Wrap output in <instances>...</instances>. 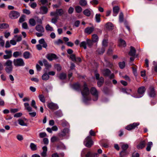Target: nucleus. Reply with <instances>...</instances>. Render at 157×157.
Here are the masks:
<instances>
[{
	"label": "nucleus",
	"mask_w": 157,
	"mask_h": 157,
	"mask_svg": "<svg viewBox=\"0 0 157 157\" xmlns=\"http://www.w3.org/2000/svg\"><path fill=\"white\" fill-rule=\"evenodd\" d=\"M153 145L152 142H148L147 145V147L146 148V150L147 151H150L151 147Z\"/></svg>",
	"instance_id": "nucleus-35"
},
{
	"label": "nucleus",
	"mask_w": 157,
	"mask_h": 157,
	"mask_svg": "<svg viewBox=\"0 0 157 157\" xmlns=\"http://www.w3.org/2000/svg\"><path fill=\"white\" fill-rule=\"evenodd\" d=\"M14 37L15 38H17L16 39L17 42L20 41L22 40V38L21 36L16 35L14 36Z\"/></svg>",
	"instance_id": "nucleus-54"
},
{
	"label": "nucleus",
	"mask_w": 157,
	"mask_h": 157,
	"mask_svg": "<svg viewBox=\"0 0 157 157\" xmlns=\"http://www.w3.org/2000/svg\"><path fill=\"white\" fill-rule=\"evenodd\" d=\"M13 69V67H6L5 71L7 73L10 74L11 73Z\"/></svg>",
	"instance_id": "nucleus-33"
},
{
	"label": "nucleus",
	"mask_w": 157,
	"mask_h": 157,
	"mask_svg": "<svg viewBox=\"0 0 157 157\" xmlns=\"http://www.w3.org/2000/svg\"><path fill=\"white\" fill-rule=\"evenodd\" d=\"M75 10L77 13H79L82 12V9L80 6H77L75 7Z\"/></svg>",
	"instance_id": "nucleus-44"
},
{
	"label": "nucleus",
	"mask_w": 157,
	"mask_h": 157,
	"mask_svg": "<svg viewBox=\"0 0 157 157\" xmlns=\"http://www.w3.org/2000/svg\"><path fill=\"white\" fill-rule=\"evenodd\" d=\"M90 92L94 98L93 99V101H97L98 98V92L96 88L94 87H92L90 90Z\"/></svg>",
	"instance_id": "nucleus-6"
},
{
	"label": "nucleus",
	"mask_w": 157,
	"mask_h": 157,
	"mask_svg": "<svg viewBox=\"0 0 157 157\" xmlns=\"http://www.w3.org/2000/svg\"><path fill=\"white\" fill-rule=\"evenodd\" d=\"M128 147V144H123L121 148L122 149V151L120 153V155L122 156H124L125 155L128 154L126 150Z\"/></svg>",
	"instance_id": "nucleus-10"
},
{
	"label": "nucleus",
	"mask_w": 157,
	"mask_h": 157,
	"mask_svg": "<svg viewBox=\"0 0 157 157\" xmlns=\"http://www.w3.org/2000/svg\"><path fill=\"white\" fill-rule=\"evenodd\" d=\"M49 76L47 73H44L42 76V78L43 80H47L49 79Z\"/></svg>",
	"instance_id": "nucleus-30"
},
{
	"label": "nucleus",
	"mask_w": 157,
	"mask_h": 157,
	"mask_svg": "<svg viewBox=\"0 0 157 157\" xmlns=\"http://www.w3.org/2000/svg\"><path fill=\"white\" fill-rule=\"evenodd\" d=\"M124 19V16L122 12H121L119 14V21L121 22H122Z\"/></svg>",
	"instance_id": "nucleus-50"
},
{
	"label": "nucleus",
	"mask_w": 157,
	"mask_h": 157,
	"mask_svg": "<svg viewBox=\"0 0 157 157\" xmlns=\"http://www.w3.org/2000/svg\"><path fill=\"white\" fill-rule=\"evenodd\" d=\"M23 57L25 59H28L30 57V54L29 52H25L23 54Z\"/></svg>",
	"instance_id": "nucleus-31"
},
{
	"label": "nucleus",
	"mask_w": 157,
	"mask_h": 157,
	"mask_svg": "<svg viewBox=\"0 0 157 157\" xmlns=\"http://www.w3.org/2000/svg\"><path fill=\"white\" fill-rule=\"evenodd\" d=\"M22 55V53L21 52H15L13 54V56L14 57L16 58L18 56H20Z\"/></svg>",
	"instance_id": "nucleus-41"
},
{
	"label": "nucleus",
	"mask_w": 157,
	"mask_h": 157,
	"mask_svg": "<svg viewBox=\"0 0 157 157\" xmlns=\"http://www.w3.org/2000/svg\"><path fill=\"white\" fill-rule=\"evenodd\" d=\"M25 16L24 15L21 16L19 18V22L20 23H22L25 21Z\"/></svg>",
	"instance_id": "nucleus-55"
},
{
	"label": "nucleus",
	"mask_w": 157,
	"mask_h": 157,
	"mask_svg": "<svg viewBox=\"0 0 157 157\" xmlns=\"http://www.w3.org/2000/svg\"><path fill=\"white\" fill-rule=\"evenodd\" d=\"M105 26L106 28L109 30H111L113 29V25L110 22H109L107 23L106 25Z\"/></svg>",
	"instance_id": "nucleus-24"
},
{
	"label": "nucleus",
	"mask_w": 157,
	"mask_h": 157,
	"mask_svg": "<svg viewBox=\"0 0 157 157\" xmlns=\"http://www.w3.org/2000/svg\"><path fill=\"white\" fill-rule=\"evenodd\" d=\"M47 106L50 109H58L59 107L56 104L51 102L48 104Z\"/></svg>",
	"instance_id": "nucleus-15"
},
{
	"label": "nucleus",
	"mask_w": 157,
	"mask_h": 157,
	"mask_svg": "<svg viewBox=\"0 0 157 157\" xmlns=\"http://www.w3.org/2000/svg\"><path fill=\"white\" fill-rule=\"evenodd\" d=\"M18 111V109L17 108L11 109H10V112L11 113H14L17 112Z\"/></svg>",
	"instance_id": "nucleus-61"
},
{
	"label": "nucleus",
	"mask_w": 157,
	"mask_h": 157,
	"mask_svg": "<svg viewBox=\"0 0 157 157\" xmlns=\"http://www.w3.org/2000/svg\"><path fill=\"white\" fill-rule=\"evenodd\" d=\"M60 139H59L58 137L56 136H53L51 139V141L52 142H54L55 141L59 140Z\"/></svg>",
	"instance_id": "nucleus-46"
},
{
	"label": "nucleus",
	"mask_w": 157,
	"mask_h": 157,
	"mask_svg": "<svg viewBox=\"0 0 157 157\" xmlns=\"http://www.w3.org/2000/svg\"><path fill=\"white\" fill-rule=\"evenodd\" d=\"M70 132L69 129L67 128H64L61 131L58 133V136L61 140L63 139V137L67 135Z\"/></svg>",
	"instance_id": "nucleus-3"
},
{
	"label": "nucleus",
	"mask_w": 157,
	"mask_h": 157,
	"mask_svg": "<svg viewBox=\"0 0 157 157\" xmlns=\"http://www.w3.org/2000/svg\"><path fill=\"white\" fill-rule=\"evenodd\" d=\"M23 13L28 15H29L30 13V10L27 9L23 10Z\"/></svg>",
	"instance_id": "nucleus-64"
},
{
	"label": "nucleus",
	"mask_w": 157,
	"mask_h": 157,
	"mask_svg": "<svg viewBox=\"0 0 157 157\" xmlns=\"http://www.w3.org/2000/svg\"><path fill=\"white\" fill-rule=\"evenodd\" d=\"M25 109L28 112H30L32 111V108L28 103H25L24 104Z\"/></svg>",
	"instance_id": "nucleus-20"
},
{
	"label": "nucleus",
	"mask_w": 157,
	"mask_h": 157,
	"mask_svg": "<svg viewBox=\"0 0 157 157\" xmlns=\"http://www.w3.org/2000/svg\"><path fill=\"white\" fill-rule=\"evenodd\" d=\"M36 103L35 101L34 100H32L31 103V105L33 107L34 109H35L36 110L37 109V106L36 105Z\"/></svg>",
	"instance_id": "nucleus-45"
},
{
	"label": "nucleus",
	"mask_w": 157,
	"mask_h": 157,
	"mask_svg": "<svg viewBox=\"0 0 157 157\" xmlns=\"http://www.w3.org/2000/svg\"><path fill=\"white\" fill-rule=\"evenodd\" d=\"M64 13V12L62 9H57L56 12H52L50 13V16H61Z\"/></svg>",
	"instance_id": "nucleus-7"
},
{
	"label": "nucleus",
	"mask_w": 157,
	"mask_h": 157,
	"mask_svg": "<svg viewBox=\"0 0 157 157\" xmlns=\"http://www.w3.org/2000/svg\"><path fill=\"white\" fill-rule=\"evenodd\" d=\"M39 98L41 102L43 103L45 102V98L43 95L42 94L39 95Z\"/></svg>",
	"instance_id": "nucleus-47"
},
{
	"label": "nucleus",
	"mask_w": 157,
	"mask_h": 157,
	"mask_svg": "<svg viewBox=\"0 0 157 157\" xmlns=\"http://www.w3.org/2000/svg\"><path fill=\"white\" fill-rule=\"evenodd\" d=\"M72 87L74 89L77 91H79L80 89V86L78 83L74 84L72 86Z\"/></svg>",
	"instance_id": "nucleus-26"
},
{
	"label": "nucleus",
	"mask_w": 157,
	"mask_h": 157,
	"mask_svg": "<svg viewBox=\"0 0 157 157\" xmlns=\"http://www.w3.org/2000/svg\"><path fill=\"white\" fill-rule=\"evenodd\" d=\"M104 82V79L102 77H101L98 82V86H101Z\"/></svg>",
	"instance_id": "nucleus-29"
},
{
	"label": "nucleus",
	"mask_w": 157,
	"mask_h": 157,
	"mask_svg": "<svg viewBox=\"0 0 157 157\" xmlns=\"http://www.w3.org/2000/svg\"><path fill=\"white\" fill-rule=\"evenodd\" d=\"M22 115V113L19 112L15 114L14 115V117H21Z\"/></svg>",
	"instance_id": "nucleus-62"
},
{
	"label": "nucleus",
	"mask_w": 157,
	"mask_h": 157,
	"mask_svg": "<svg viewBox=\"0 0 157 157\" xmlns=\"http://www.w3.org/2000/svg\"><path fill=\"white\" fill-rule=\"evenodd\" d=\"M94 30V28L93 27H88L86 28L85 29V33L88 34H90Z\"/></svg>",
	"instance_id": "nucleus-22"
},
{
	"label": "nucleus",
	"mask_w": 157,
	"mask_h": 157,
	"mask_svg": "<svg viewBox=\"0 0 157 157\" xmlns=\"http://www.w3.org/2000/svg\"><path fill=\"white\" fill-rule=\"evenodd\" d=\"M36 29L37 31L40 33L44 32V29L43 26L40 25H38L36 27Z\"/></svg>",
	"instance_id": "nucleus-18"
},
{
	"label": "nucleus",
	"mask_w": 157,
	"mask_h": 157,
	"mask_svg": "<svg viewBox=\"0 0 157 157\" xmlns=\"http://www.w3.org/2000/svg\"><path fill=\"white\" fill-rule=\"evenodd\" d=\"M29 25L32 26L35 25L36 22L35 20L33 18L30 19L29 20Z\"/></svg>",
	"instance_id": "nucleus-34"
},
{
	"label": "nucleus",
	"mask_w": 157,
	"mask_h": 157,
	"mask_svg": "<svg viewBox=\"0 0 157 157\" xmlns=\"http://www.w3.org/2000/svg\"><path fill=\"white\" fill-rule=\"evenodd\" d=\"M30 147L32 151H35L37 149L36 145L33 143L30 144Z\"/></svg>",
	"instance_id": "nucleus-38"
},
{
	"label": "nucleus",
	"mask_w": 157,
	"mask_h": 157,
	"mask_svg": "<svg viewBox=\"0 0 157 157\" xmlns=\"http://www.w3.org/2000/svg\"><path fill=\"white\" fill-rule=\"evenodd\" d=\"M98 40V37L96 34L92 35V41L93 42H97Z\"/></svg>",
	"instance_id": "nucleus-27"
},
{
	"label": "nucleus",
	"mask_w": 157,
	"mask_h": 157,
	"mask_svg": "<svg viewBox=\"0 0 157 157\" xmlns=\"http://www.w3.org/2000/svg\"><path fill=\"white\" fill-rule=\"evenodd\" d=\"M83 13L84 15L88 17L91 14L90 11L88 9L85 10Z\"/></svg>",
	"instance_id": "nucleus-40"
},
{
	"label": "nucleus",
	"mask_w": 157,
	"mask_h": 157,
	"mask_svg": "<svg viewBox=\"0 0 157 157\" xmlns=\"http://www.w3.org/2000/svg\"><path fill=\"white\" fill-rule=\"evenodd\" d=\"M103 75L105 76H108L111 79L114 77V75L113 73L110 75L111 73V71L108 69H106L102 71Z\"/></svg>",
	"instance_id": "nucleus-8"
},
{
	"label": "nucleus",
	"mask_w": 157,
	"mask_h": 157,
	"mask_svg": "<svg viewBox=\"0 0 157 157\" xmlns=\"http://www.w3.org/2000/svg\"><path fill=\"white\" fill-rule=\"evenodd\" d=\"M46 57L50 61H52L53 59H58L56 55L53 53L48 54L46 55Z\"/></svg>",
	"instance_id": "nucleus-11"
},
{
	"label": "nucleus",
	"mask_w": 157,
	"mask_h": 157,
	"mask_svg": "<svg viewBox=\"0 0 157 157\" xmlns=\"http://www.w3.org/2000/svg\"><path fill=\"white\" fill-rule=\"evenodd\" d=\"M29 5L33 9L35 8L37 6V4L36 2L30 3Z\"/></svg>",
	"instance_id": "nucleus-58"
},
{
	"label": "nucleus",
	"mask_w": 157,
	"mask_h": 157,
	"mask_svg": "<svg viewBox=\"0 0 157 157\" xmlns=\"http://www.w3.org/2000/svg\"><path fill=\"white\" fill-rule=\"evenodd\" d=\"M84 144L88 147H90L93 144V142L90 136H88L85 139L84 141Z\"/></svg>",
	"instance_id": "nucleus-4"
},
{
	"label": "nucleus",
	"mask_w": 157,
	"mask_h": 157,
	"mask_svg": "<svg viewBox=\"0 0 157 157\" xmlns=\"http://www.w3.org/2000/svg\"><path fill=\"white\" fill-rule=\"evenodd\" d=\"M136 53V50L132 46L130 47V51L128 53L129 56H135Z\"/></svg>",
	"instance_id": "nucleus-17"
},
{
	"label": "nucleus",
	"mask_w": 157,
	"mask_h": 157,
	"mask_svg": "<svg viewBox=\"0 0 157 157\" xmlns=\"http://www.w3.org/2000/svg\"><path fill=\"white\" fill-rule=\"evenodd\" d=\"M146 89L144 86H141L139 87L138 90L137 92L138 94H140L139 96H133L134 98H139L142 97L144 95V93Z\"/></svg>",
	"instance_id": "nucleus-9"
},
{
	"label": "nucleus",
	"mask_w": 157,
	"mask_h": 157,
	"mask_svg": "<svg viewBox=\"0 0 157 157\" xmlns=\"http://www.w3.org/2000/svg\"><path fill=\"white\" fill-rule=\"evenodd\" d=\"M74 9L73 7H70L68 10V13L69 14H72L74 12Z\"/></svg>",
	"instance_id": "nucleus-63"
},
{
	"label": "nucleus",
	"mask_w": 157,
	"mask_h": 157,
	"mask_svg": "<svg viewBox=\"0 0 157 157\" xmlns=\"http://www.w3.org/2000/svg\"><path fill=\"white\" fill-rule=\"evenodd\" d=\"M20 15V13L14 10L11 11L9 14V17L12 19L18 18Z\"/></svg>",
	"instance_id": "nucleus-5"
},
{
	"label": "nucleus",
	"mask_w": 157,
	"mask_h": 157,
	"mask_svg": "<svg viewBox=\"0 0 157 157\" xmlns=\"http://www.w3.org/2000/svg\"><path fill=\"white\" fill-rule=\"evenodd\" d=\"M100 15L97 14L95 15V19L96 22L99 23L100 21Z\"/></svg>",
	"instance_id": "nucleus-49"
},
{
	"label": "nucleus",
	"mask_w": 157,
	"mask_h": 157,
	"mask_svg": "<svg viewBox=\"0 0 157 157\" xmlns=\"http://www.w3.org/2000/svg\"><path fill=\"white\" fill-rule=\"evenodd\" d=\"M43 62L44 66L48 69L50 68L51 67V65L49 64L48 62L45 59L43 60Z\"/></svg>",
	"instance_id": "nucleus-25"
},
{
	"label": "nucleus",
	"mask_w": 157,
	"mask_h": 157,
	"mask_svg": "<svg viewBox=\"0 0 157 157\" xmlns=\"http://www.w3.org/2000/svg\"><path fill=\"white\" fill-rule=\"evenodd\" d=\"M86 41L87 42V44L90 47L93 45V41L91 40L87 39L86 40Z\"/></svg>",
	"instance_id": "nucleus-53"
},
{
	"label": "nucleus",
	"mask_w": 157,
	"mask_h": 157,
	"mask_svg": "<svg viewBox=\"0 0 157 157\" xmlns=\"http://www.w3.org/2000/svg\"><path fill=\"white\" fill-rule=\"evenodd\" d=\"M148 94L149 96L151 97H155V95L154 89L152 87H150L148 90Z\"/></svg>",
	"instance_id": "nucleus-14"
},
{
	"label": "nucleus",
	"mask_w": 157,
	"mask_h": 157,
	"mask_svg": "<svg viewBox=\"0 0 157 157\" xmlns=\"http://www.w3.org/2000/svg\"><path fill=\"white\" fill-rule=\"evenodd\" d=\"M119 9V7L117 6H116L113 7V16H117L118 13Z\"/></svg>",
	"instance_id": "nucleus-23"
},
{
	"label": "nucleus",
	"mask_w": 157,
	"mask_h": 157,
	"mask_svg": "<svg viewBox=\"0 0 157 157\" xmlns=\"http://www.w3.org/2000/svg\"><path fill=\"white\" fill-rule=\"evenodd\" d=\"M18 124L20 125L21 126H27L26 124L25 123L24 121L22 119H19L18 120Z\"/></svg>",
	"instance_id": "nucleus-43"
},
{
	"label": "nucleus",
	"mask_w": 157,
	"mask_h": 157,
	"mask_svg": "<svg viewBox=\"0 0 157 157\" xmlns=\"http://www.w3.org/2000/svg\"><path fill=\"white\" fill-rule=\"evenodd\" d=\"M39 136L40 138H42L47 136V134L45 132H42L40 133Z\"/></svg>",
	"instance_id": "nucleus-60"
},
{
	"label": "nucleus",
	"mask_w": 157,
	"mask_h": 157,
	"mask_svg": "<svg viewBox=\"0 0 157 157\" xmlns=\"http://www.w3.org/2000/svg\"><path fill=\"white\" fill-rule=\"evenodd\" d=\"M105 50V48L102 47L101 48H98L97 50V52L99 54H102L104 52Z\"/></svg>",
	"instance_id": "nucleus-36"
},
{
	"label": "nucleus",
	"mask_w": 157,
	"mask_h": 157,
	"mask_svg": "<svg viewBox=\"0 0 157 157\" xmlns=\"http://www.w3.org/2000/svg\"><path fill=\"white\" fill-rule=\"evenodd\" d=\"M139 125V123H134L127 125L125 128L128 130H130L132 129L135 128V127Z\"/></svg>",
	"instance_id": "nucleus-13"
},
{
	"label": "nucleus",
	"mask_w": 157,
	"mask_h": 157,
	"mask_svg": "<svg viewBox=\"0 0 157 157\" xmlns=\"http://www.w3.org/2000/svg\"><path fill=\"white\" fill-rule=\"evenodd\" d=\"M107 40H104L102 42V47L105 48L107 46Z\"/></svg>",
	"instance_id": "nucleus-57"
},
{
	"label": "nucleus",
	"mask_w": 157,
	"mask_h": 157,
	"mask_svg": "<svg viewBox=\"0 0 157 157\" xmlns=\"http://www.w3.org/2000/svg\"><path fill=\"white\" fill-rule=\"evenodd\" d=\"M43 150V152L41 153L40 155L43 157H45L47 155V148L46 146H44L42 147Z\"/></svg>",
	"instance_id": "nucleus-21"
},
{
	"label": "nucleus",
	"mask_w": 157,
	"mask_h": 157,
	"mask_svg": "<svg viewBox=\"0 0 157 157\" xmlns=\"http://www.w3.org/2000/svg\"><path fill=\"white\" fill-rule=\"evenodd\" d=\"M119 46L121 47H125L126 45L125 41L121 39H120L119 41Z\"/></svg>",
	"instance_id": "nucleus-19"
},
{
	"label": "nucleus",
	"mask_w": 157,
	"mask_h": 157,
	"mask_svg": "<svg viewBox=\"0 0 157 157\" xmlns=\"http://www.w3.org/2000/svg\"><path fill=\"white\" fill-rule=\"evenodd\" d=\"M63 43V41L60 39H58L57 41L54 42V44L56 45H59L60 44H62Z\"/></svg>",
	"instance_id": "nucleus-56"
},
{
	"label": "nucleus",
	"mask_w": 157,
	"mask_h": 157,
	"mask_svg": "<svg viewBox=\"0 0 157 157\" xmlns=\"http://www.w3.org/2000/svg\"><path fill=\"white\" fill-rule=\"evenodd\" d=\"M40 11L39 13L41 14H46L48 12V9L45 6H41L39 8Z\"/></svg>",
	"instance_id": "nucleus-12"
},
{
	"label": "nucleus",
	"mask_w": 157,
	"mask_h": 157,
	"mask_svg": "<svg viewBox=\"0 0 157 157\" xmlns=\"http://www.w3.org/2000/svg\"><path fill=\"white\" fill-rule=\"evenodd\" d=\"M45 29L47 31H53V28L52 27L50 26L49 24H47L46 27Z\"/></svg>",
	"instance_id": "nucleus-42"
},
{
	"label": "nucleus",
	"mask_w": 157,
	"mask_h": 157,
	"mask_svg": "<svg viewBox=\"0 0 157 157\" xmlns=\"http://www.w3.org/2000/svg\"><path fill=\"white\" fill-rule=\"evenodd\" d=\"M119 67L121 69H123L124 68L125 66V63L124 61L120 62L119 63Z\"/></svg>",
	"instance_id": "nucleus-51"
},
{
	"label": "nucleus",
	"mask_w": 157,
	"mask_h": 157,
	"mask_svg": "<svg viewBox=\"0 0 157 157\" xmlns=\"http://www.w3.org/2000/svg\"><path fill=\"white\" fill-rule=\"evenodd\" d=\"M79 4L82 6H84L87 4V2L85 0H81L79 2Z\"/></svg>",
	"instance_id": "nucleus-48"
},
{
	"label": "nucleus",
	"mask_w": 157,
	"mask_h": 157,
	"mask_svg": "<svg viewBox=\"0 0 157 157\" xmlns=\"http://www.w3.org/2000/svg\"><path fill=\"white\" fill-rule=\"evenodd\" d=\"M14 65L16 67L23 66L25 65V63L21 58L14 59L13 60Z\"/></svg>",
	"instance_id": "nucleus-2"
},
{
	"label": "nucleus",
	"mask_w": 157,
	"mask_h": 157,
	"mask_svg": "<svg viewBox=\"0 0 157 157\" xmlns=\"http://www.w3.org/2000/svg\"><path fill=\"white\" fill-rule=\"evenodd\" d=\"M4 65L6 67H13L12 61L11 60L9 59L6 62Z\"/></svg>",
	"instance_id": "nucleus-32"
},
{
	"label": "nucleus",
	"mask_w": 157,
	"mask_h": 157,
	"mask_svg": "<svg viewBox=\"0 0 157 157\" xmlns=\"http://www.w3.org/2000/svg\"><path fill=\"white\" fill-rule=\"evenodd\" d=\"M86 41H83L80 44V46L81 47H83L85 49H86Z\"/></svg>",
	"instance_id": "nucleus-39"
},
{
	"label": "nucleus",
	"mask_w": 157,
	"mask_h": 157,
	"mask_svg": "<svg viewBox=\"0 0 157 157\" xmlns=\"http://www.w3.org/2000/svg\"><path fill=\"white\" fill-rule=\"evenodd\" d=\"M81 92L83 97V102L86 104H88V101L90 100V98L89 97L90 92L89 89L86 83H84L82 90H81Z\"/></svg>",
	"instance_id": "nucleus-1"
},
{
	"label": "nucleus",
	"mask_w": 157,
	"mask_h": 157,
	"mask_svg": "<svg viewBox=\"0 0 157 157\" xmlns=\"http://www.w3.org/2000/svg\"><path fill=\"white\" fill-rule=\"evenodd\" d=\"M66 75L65 74L61 73L60 75L59 78L61 79H63L65 78Z\"/></svg>",
	"instance_id": "nucleus-59"
},
{
	"label": "nucleus",
	"mask_w": 157,
	"mask_h": 157,
	"mask_svg": "<svg viewBox=\"0 0 157 157\" xmlns=\"http://www.w3.org/2000/svg\"><path fill=\"white\" fill-rule=\"evenodd\" d=\"M9 25L7 23H0V29H6L9 27Z\"/></svg>",
	"instance_id": "nucleus-28"
},
{
	"label": "nucleus",
	"mask_w": 157,
	"mask_h": 157,
	"mask_svg": "<svg viewBox=\"0 0 157 157\" xmlns=\"http://www.w3.org/2000/svg\"><path fill=\"white\" fill-rule=\"evenodd\" d=\"M146 143V141H145V140H143L141 141L139 144L137 145V148L139 149L143 148L145 147Z\"/></svg>",
	"instance_id": "nucleus-16"
},
{
	"label": "nucleus",
	"mask_w": 157,
	"mask_h": 157,
	"mask_svg": "<svg viewBox=\"0 0 157 157\" xmlns=\"http://www.w3.org/2000/svg\"><path fill=\"white\" fill-rule=\"evenodd\" d=\"M54 67L58 71H59L61 69V67L59 64H56L55 65Z\"/></svg>",
	"instance_id": "nucleus-52"
},
{
	"label": "nucleus",
	"mask_w": 157,
	"mask_h": 157,
	"mask_svg": "<svg viewBox=\"0 0 157 157\" xmlns=\"http://www.w3.org/2000/svg\"><path fill=\"white\" fill-rule=\"evenodd\" d=\"M55 114L58 117H61L63 116V113L60 110H58L55 113Z\"/></svg>",
	"instance_id": "nucleus-37"
}]
</instances>
